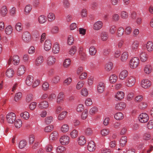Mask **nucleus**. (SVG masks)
Listing matches in <instances>:
<instances>
[{
	"label": "nucleus",
	"instance_id": "f257e3e1",
	"mask_svg": "<svg viewBox=\"0 0 153 153\" xmlns=\"http://www.w3.org/2000/svg\"><path fill=\"white\" fill-rule=\"evenodd\" d=\"M135 76L134 75H129L126 79L125 82V85L128 87H132L134 85L136 82Z\"/></svg>",
	"mask_w": 153,
	"mask_h": 153
},
{
	"label": "nucleus",
	"instance_id": "f03ea898",
	"mask_svg": "<svg viewBox=\"0 0 153 153\" xmlns=\"http://www.w3.org/2000/svg\"><path fill=\"white\" fill-rule=\"evenodd\" d=\"M129 63V67L131 69H135L139 65L140 60L138 58L134 57L130 59Z\"/></svg>",
	"mask_w": 153,
	"mask_h": 153
},
{
	"label": "nucleus",
	"instance_id": "7ed1b4c3",
	"mask_svg": "<svg viewBox=\"0 0 153 153\" xmlns=\"http://www.w3.org/2000/svg\"><path fill=\"white\" fill-rule=\"evenodd\" d=\"M20 61V59L19 56L17 55H15L13 56V57H11L10 58L8 61V64L10 65L12 62L14 65H17L19 64Z\"/></svg>",
	"mask_w": 153,
	"mask_h": 153
},
{
	"label": "nucleus",
	"instance_id": "20e7f679",
	"mask_svg": "<svg viewBox=\"0 0 153 153\" xmlns=\"http://www.w3.org/2000/svg\"><path fill=\"white\" fill-rule=\"evenodd\" d=\"M151 82L148 79H143L141 81V86L144 89L149 88L151 86Z\"/></svg>",
	"mask_w": 153,
	"mask_h": 153
},
{
	"label": "nucleus",
	"instance_id": "39448f33",
	"mask_svg": "<svg viewBox=\"0 0 153 153\" xmlns=\"http://www.w3.org/2000/svg\"><path fill=\"white\" fill-rule=\"evenodd\" d=\"M16 119V115L13 113H9L7 115L6 120L8 123H13Z\"/></svg>",
	"mask_w": 153,
	"mask_h": 153
},
{
	"label": "nucleus",
	"instance_id": "423d86ee",
	"mask_svg": "<svg viewBox=\"0 0 153 153\" xmlns=\"http://www.w3.org/2000/svg\"><path fill=\"white\" fill-rule=\"evenodd\" d=\"M70 139V138L67 135H64L60 137L59 141L62 145H65L69 144Z\"/></svg>",
	"mask_w": 153,
	"mask_h": 153
},
{
	"label": "nucleus",
	"instance_id": "0eeeda50",
	"mask_svg": "<svg viewBox=\"0 0 153 153\" xmlns=\"http://www.w3.org/2000/svg\"><path fill=\"white\" fill-rule=\"evenodd\" d=\"M138 119L141 123H146L148 120L149 117L146 113H142L139 115Z\"/></svg>",
	"mask_w": 153,
	"mask_h": 153
},
{
	"label": "nucleus",
	"instance_id": "6e6552de",
	"mask_svg": "<svg viewBox=\"0 0 153 153\" xmlns=\"http://www.w3.org/2000/svg\"><path fill=\"white\" fill-rule=\"evenodd\" d=\"M31 35L30 33L27 31L24 32L22 35V39L26 43H28L31 40Z\"/></svg>",
	"mask_w": 153,
	"mask_h": 153
},
{
	"label": "nucleus",
	"instance_id": "1a4fd4ad",
	"mask_svg": "<svg viewBox=\"0 0 153 153\" xmlns=\"http://www.w3.org/2000/svg\"><path fill=\"white\" fill-rule=\"evenodd\" d=\"M105 85L104 82H100L97 85V92L100 94L103 93L105 90Z\"/></svg>",
	"mask_w": 153,
	"mask_h": 153
},
{
	"label": "nucleus",
	"instance_id": "9d476101",
	"mask_svg": "<svg viewBox=\"0 0 153 153\" xmlns=\"http://www.w3.org/2000/svg\"><path fill=\"white\" fill-rule=\"evenodd\" d=\"M56 61L55 57L53 56H49L46 60L47 64L49 66H51L53 65Z\"/></svg>",
	"mask_w": 153,
	"mask_h": 153
},
{
	"label": "nucleus",
	"instance_id": "9b49d317",
	"mask_svg": "<svg viewBox=\"0 0 153 153\" xmlns=\"http://www.w3.org/2000/svg\"><path fill=\"white\" fill-rule=\"evenodd\" d=\"M49 106L48 102L46 101H43L40 102L38 105V107L41 109H47Z\"/></svg>",
	"mask_w": 153,
	"mask_h": 153
},
{
	"label": "nucleus",
	"instance_id": "f8f14e48",
	"mask_svg": "<svg viewBox=\"0 0 153 153\" xmlns=\"http://www.w3.org/2000/svg\"><path fill=\"white\" fill-rule=\"evenodd\" d=\"M26 69V68L24 65H20L17 71V75L19 76L22 75L25 73Z\"/></svg>",
	"mask_w": 153,
	"mask_h": 153
},
{
	"label": "nucleus",
	"instance_id": "ddd939ff",
	"mask_svg": "<svg viewBox=\"0 0 153 153\" xmlns=\"http://www.w3.org/2000/svg\"><path fill=\"white\" fill-rule=\"evenodd\" d=\"M103 25L102 22L101 21H98L94 23L93 25V29L95 30H98L102 28Z\"/></svg>",
	"mask_w": 153,
	"mask_h": 153
},
{
	"label": "nucleus",
	"instance_id": "4468645a",
	"mask_svg": "<svg viewBox=\"0 0 153 153\" xmlns=\"http://www.w3.org/2000/svg\"><path fill=\"white\" fill-rule=\"evenodd\" d=\"M153 71L152 65L149 64L145 65L144 68V72L146 74H149L151 73Z\"/></svg>",
	"mask_w": 153,
	"mask_h": 153
},
{
	"label": "nucleus",
	"instance_id": "2eb2a0df",
	"mask_svg": "<svg viewBox=\"0 0 153 153\" xmlns=\"http://www.w3.org/2000/svg\"><path fill=\"white\" fill-rule=\"evenodd\" d=\"M87 149L90 152H93L96 149V146L94 142L92 141L89 142L87 145Z\"/></svg>",
	"mask_w": 153,
	"mask_h": 153
},
{
	"label": "nucleus",
	"instance_id": "dca6fc26",
	"mask_svg": "<svg viewBox=\"0 0 153 153\" xmlns=\"http://www.w3.org/2000/svg\"><path fill=\"white\" fill-rule=\"evenodd\" d=\"M128 57V52L126 51H124L121 54L120 60L122 62H126L127 61Z\"/></svg>",
	"mask_w": 153,
	"mask_h": 153
},
{
	"label": "nucleus",
	"instance_id": "f3484780",
	"mask_svg": "<svg viewBox=\"0 0 153 153\" xmlns=\"http://www.w3.org/2000/svg\"><path fill=\"white\" fill-rule=\"evenodd\" d=\"M126 107V104L125 102H120L116 104L115 108L117 110H121L125 109Z\"/></svg>",
	"mask_w": 153,
	"mask_h": 153
},
{
	"label": "nucleus",
	"instance_id": "a211bd4d",
	"mask_svg": "<svg viewBox=\"0 0 153 153\" xmlns=\"http://www.w3.org/2000/svg\"><path fill=\"white\" fill-rule=\"evenodd\" d=\"M51 42L49 39H47L45 42L44 45V48L46 51H48L51 48Z\"/></svg>",
	"mask_w": 153,
	"mask_h": 153
},
{
	"label": "nucleus",
	"instance_id": "6ab92c4d",
	"mask_svg": "<svg viewBox=\"0 0 153 153\" xmlns=\"http://www.w3.org/2000/svg\"><path fill=\"white\" fill-rule=\"evenodd\" d=\"M43 61V57L41 56H39L35 60V64L36 66H39L42 64Z\"/></svg>",
	"mask_w": 153,
	"mask_h": 153
},
{
	"label": "nucleus",
	"instance_id": "aec40b11",
	"mask_svg": "<svg viewBox=\"0 0 153 153\" xmlns=\"http://www.w3.org/2000/svg\"><path fill=\"white\" fill-rule=\"evenodd\" d=\"M59 136V134L58 131H54L50 135L49 137L50 140H55L57 139Z\"/></svg>",
	"mask_w": 153,
	"mask_h": 153
},
{
	"label": "nucleus",
	"instance_id": "412c9836",
	"mask_svg": "<svg viewBox=\"0 0 153 153\" xmlns=\"http://www.w3.org/2000/svg\"><path fill=\"white\" fill-rule=\"evenodd\" d=\"M128 71L126 70H123L121 71L119 77L120 79H124L128 76Z\"/></svg>",
	"mask_w": 153,
	"mask_h": 153
},
{
	"label": "nucleus",
	"instance_id": "4be33fe9",
	"mask_svg": "<svg viewBox=\"0 0 153 153\" xmlns=\"http://www.w3.org/2000/svg\"><path fill=\"white\" fill-rule=\"evenodd\" d=\"M33 81V77L32 76L29 75L27 76L25 81L26 84L27 85L30 86L32 85Z\"/></svg>",
	"mask_w": 153,
	"mask_h": 153
},
{
	"label": "nucleus",
	"instance_id": "5701e85b",
	"mask_svg": "<svg viewBox=\"0 0 153 153\" xmlns=\"http://www.w3.org/2000/svg\"><path fill=\"white\" fill-rule=\"evenodd\" d=\"M113 67V63L111 62H109L105 64L104 67V69L106 71L109 72L111 70Z\"/></svg>",
	"mask_w": 153,
	"mask_h": 153
},
{
	"label": "nucleus",
	"instance_id": "b1692460",
	"mask_svg": "<svg viewBox=\"0 0 153 153\" xmlns=\"http://www.w3.org/2000/svg\"><path fill=\"white\" fill-rule=\"evenodd\" d=\"M64 94L63 92H61L59 93L57 99V102L59 103L63 102L64 101Z\"/></svg>",
	"mask_w": 153,
	"mask_h": 153
},
{
	"label": "nucleus",
	"instance_id": "393cba45",
	"mask_svg": "<svg viewBox=\"0 0 153 153\" xmlns=\"http://www.w3.org/2000/svg\"><path fill=\"white\" fill-rule=\"evenodd\" d=\"M139 46V42L137 41H134L131 45V50L133 51H136Z\"/></svg>",
	"mask_w": 153,
	"mask_h": 153
},
{
	"label": "nucleus",
	"instance_id": "a878e982",
	"mask_svg": "<svg viewBox=\"0 0 153 153\" xmlns=\"http://www.w3.org/2000/svg\"><path fill=\"white\" fill-rule=\"evenodd\" d=\"M124 93L122 91H118L117 92L115 96V98L119 100H121L124 98Z\"/></svg>",
	"mask_w": 153,
	"mask_h": 153
},
{
	"label": "nucleus",
	"instance_id": "bb28decb",
	"mask_svg": "<svg viewBox=\"0 0 153 153\" xmlns=\"http://www.w3.org/2000/svg\"><path fill=\"white\" fill-rule=\"evenodd\" d=\"M77 142L79 145L83 146L86 143V140L84 136H81L78 138Z\"/></svg>",
	"mask_w": 153,
	"mask_h": 153
},
{
	"label": "nucleus",
	"instance_id": "cd10ccee",
	"mask_svg": "<svg viewBox=\"0 0 153 153\" xmlns=\"http://www.w3.org/2000/svg\"><path fill=\"white\" fill-rule=\"evenodd\" d=\"M69 130V126L67 124H64L61 127L60 130L63 133H66Z\"/></svg>",
	"mask_w": 153,
	"mask_h": 153
},
{
	"label": "nucleus",
	"instance_id": "c85d7f7f",
	"mask_svg": "<svg viewBox=\"0 0 153 153\" xmlns=\"http://www.w3.org/2000/svg\"><path fill=\"white\" fill-rule=\"evenodd\" d=\"M146 47L147 50L149 52H151L153 51V43L152 41H148L146 44Z\"/></svg>",
	"mask_w": 153,
	"mask_h": 153
},
{
	"label": "nucleus",
	"instance_id": "c756f323",
	"mask_svg": "<svg viewBox=\"0 0 153 153\" xmlns=\"http://www.w3.org/2000/svg\"><path fill=\"white\" fill-rule=\"evenodd\" d=\"M8 12L6 7L5 6H2L0 10V14L2 16H5Z\"/></svg>",
	"mask_w": 153,
	"mask_h": 153
},
{
	"label": "nucleus",
	"instance_id": "7c9ffc66",
	"mask_svg": "<svg viewBox=\"0 0 153 153\" xmlns=\"http://www.w3.org/2000/svg\"><path fill=\"white\" fill-rule=\"evenodd\" d=\"M14 74V71L12 68H9L6 71V76L8 78L12 77Z\"/></svg>",
	"mask_w": 153,
	"mask_h": 153
},
{
	"label": "nucleus",
	"instance_id": "2f4dec72",
	"mask_svg": "<svg viewBox=\"0 0 153 153\" xmlns=\"http://www.w3.org/2000/svg\"><path fill=\"white\" fill-rule=\"evenodd\" d=\"M78 134V131L76 129H74L70 131L69 135L71 138L74 139L77 137Z\"/></svg>",
	"mask_w": 153,
	"mask_h": 153
},
{
	"label": "nucleus",
	"instance_id": "473e14b6",
	"mask_svg": "<svg viewBox=\"0 0 153 153\" xmlns=\"http://www.w3.org/2000/svg\"><path fill=\"white\" fill-rule=\"evenodd\" d=\"M16 30L18 32H21L23 30V27L22 23L20 22H17L15 25Z\"/></svg>",
	"mask_w": 153,
	"mask_h": 153
},
{
	"label": "nucleus",
	"instance_id": "72a5a7b5",
	"mask_svg": "<svg viewBox=\"0 0 153 153\" xmlns=\"http://www.w3.org/2000/svg\"><path fill=\"white\" fill-rule=\"evenodd\" d=\"M140 59L141 61L145 62L147 60L148 57L147 54L144 52H142L140 55Z\"/></svg>",
	"mask_w": 153,
	"mask_h": 153
},
{
	"label": "nucleus",
	"instance_id": "f704fd0d",
	"mask_svg": "<svg viewBox=\"0 0 153 153\" xmlns=\"http://www.w3.org/2000/svg\"><path fill=\"white\" fill-rule=\"evenodd\" d=\"M59 46L57 43H55L52 48V51L55 54H56L59 52Z\"/></svg>",
	"mask_w": 153,
	"mask_h": 153
},
{
	"label": "nucleus",
	"instance_id": "c9c22d12",
	"mask_svg": "<svg viewBox=\"0 0 153 153\" xmlns=\"http://www.w3.org/2000/svg\"><path fill=\"white\" fill-rule=\"evenodd\" d=\"M123 114L121 112H117L114 115V118L117 120H120L123 118Z\"/></svg>",
	"mask_w": 153,
	"mask_h": 153
},
{
	"label": "nucleus",
	"instance_id": "e433bc0d",
	"mask_svg": "<svg viewBox=\"0 0 153 153\" xmlns=\"http://www.w3.org/2000/svg\"><path fill=\"white\" fill-rule=\"evenodd\" d=\"M13 28L11 25H8L5 27V32L6 34L8 35L10 34L13 32Z\"/></svg>",
	"mask_w": 153,
	"mask_h": 153
},
{
	"label": "nucleus",
	"instance_id": "4c0bfd02",
	"mask_svg": "<svg viewBox=\"0 0 153 153\" xmlns=\"http://www.w3.org/2000/svg\"><path fill=\"white\" fill-rule=\"evenodd\" d=\"M127 142V137L125 136H123L121 137L120 140V144L122 147L124 146L126 144Z\"/></svg>",
	"mask_w": 153,
	"mask_h": 153
},
{
	"label": "nucleus",
	"instance_id": "58836bf2",
	"mask_svg": "<svg viewBox=\"0 0 153 153\" xmlns=\"http://www.w3.org/2000/svg\"><path fill=\"white\" fill-rule=\"evenodd\" d=\"M57 153H63L66 151L65 148L62 146H58L56 149Z\"/></svg>",
	"mask_w": 153,
	"mask_h": 153
},
{
	"label": "nucleus",
	"instance_id": "ea45409f",
	"mask_svg": "<svg viewBox=\"0 0 153 153\" xmlns=\"http://www.w3.org/2000/svg\"><path fill=\"white\" fill-rule=\"evenodd\" d=\"M98 111V108L96 107H93L89 111V114L91 115H94L96 114Z\"/></svg>",
	"mask_w": 153,
	"mask_h": 153
},
{
	"label": "nucleus",
	"instance_id": "a19ab883",
	"mask_svg": "<svg viewBox=\"0 0 153 153\" xmlns=\"http://www.w3.org/2000/svg\"><path fill=\"white\" fill-rule=\"evenodd\" d=\"M77 50V48L73 46L69 50L68 53L71 55L73 56L76 53Z\"/></svg>",
	"mask_w": 153,
	"mask_h": 153
},
{
	"label": "nucleus",
	"instance_id": "79ce46f5",
	"mask_svg": "<svg viewBox=\"0 0 153 153\" xmlns=\"http://www.w3.org/2000/svg\"><path fill=\"white\" fill-rule=\"evenodd\" d=\"M117 30L116 26L114 25L110 26L109 28V32L110 34L112 35L114 34Z\"/></svg>",
	"mask_w": 153,
	"mask_h": 153
},
{
	"label": "nucleus",
	"instance_id": "37998d69",
	"mask_svg": "<svg viewBox=\"0 0 153 153\" xmlns=\"http://www.w3.org/2000/svg\"><path fill=\"white\" fill-rule=\"evenodd\" d=\"M124 30L123 27H119L117 29V35L118 37L122 36L124 34Z\"/></svg>",
	"mask_w": 153,
	"mask_h": 153
},
{
	"label": "nucleus",
	"instance_id": "c03bdc74",
	"mask_svg": "<svg viewBox=\"0 0 153 153\" xmlns=\"http://www.w3.org/2000/svg\"><path fill=\"white\" fill-rule=\"evenodd\" d=\"M108 34L105 32H102L100 35V38L101 40L103 41H106L108 38Z\"/></svg>",
	"mask_w": 153,
	"mask_h": 153
},
{
	"label": "nucleus",
	"instance_id": "a18cd8bd",
	"mask_svg": "<svg viewBox=\"0 0 153 153\" xmlns=\"http://www.w3.org/2000/svg\"><path fill=\"white\" fill-rule=\"evenodd\" d=\"M60 77L58 76H56L53 77L51 82L54 84H57L60 82Z\"/></svg>",
	"mask_w": 153,
	"mask_h": 153
},
{
	"label": "nucleus",
	"instance_id": "49530a36",
	"mask_svg": "<svg viewBox=\"0 0 153 153\" xmlns=\"http://www.w3.org/2000/svg\"><path fill=\"white\" fill-rule=\"evenodd\" d=\"M71 60L69 59H66L64 61L63 63V66L64 68H67L70 65Z\"/></svg>",
	"mask_w": 153,
	"mask_h": 153
},
{
	"label": "nucleus",
	"instance_id": "de8ad7c7",
	"mask_svg": "<svg viewBox=\"0 0 153 153\" xmlns=\"http://www.w3.org/2000/svg\"><path fill=\"white\" fill-rule=\"evenodd\" d=\"M67 113V112L66 111H64L62 112L59 115L58 119L59 120H61L65 118Z\"/></svg>",
	"mask_w": 153,
	"mask_h": 153
},
{
	"label": "nucleus",
	"instance_id": "09e8293b",
	"mask_svg": "<svg viewBox=\"0 0 153 153\" xmlns=\"http://www.w3.org/2000/svg\"><path fill=\"white\" fill-rule=\"evenodd\" d=\"M96 53L97 50L94 46H91L89 48V53L91 55H94Z\"/></svg>",
	"mask_w": 153,
	"mask_h": 153
},
{
	"label": "nucleus",
	"instance_id": "8fccbe9b",
	"mask_svg": "<svg viewBox=\"0 0 153 153\" xmlns=\"http://www.w3.org/2000/svg\"><path fill=\"white\" fill-rule=\"evenodd\" d=\"M85 84V82L83 80H80L77 84L76 85V88L77 90H79L82 88Z\"/></svg>",
	"mask_w": 153,
	"mask_h": 153
},
{
	"label": "nucleus",
	"instance_id": "3c124183",
	"mask_svg": "<svg viewBox=\"0 0 153 153\" xmlns=\"http://www.w3.org/2000/svg\"><path fill=\"white\" fill-rule=\"evenodd\" d=\"M27 144L26 141L25 140H21L19 144V147L20 149H22L25 148Z\"/></svg>",
	"mask_w": 153,
	"mask_h": 153
},
{
	"label": "nucleus",
	"instance_id": "603ef678",
	"mask_svg": "<svg viewBox=\"0 0 153 153\" xmlns=\"http://www.w3.org/2000/svg\"><path fill=\"white\" fill-rule=\"evenodd\" d=\"M88 115V111L87 109H85L83 111L81 115V118L82 120L86 119Z\"/></svg>",
	"mask_w": 153,
	"mask_h": 153
},
{
	"label": "nucleus",
	"instance_id": "864d4df0",
	"mask_svg": "<svg viewBox=\"0 0 153 153\" xmlns=\"http://www.w3.org/2000/svg\"><path fill=\"white\" fill-rule=\"evenodd\" d=\"M117 76L115 74H112L110 77L109 80L111 83L115 82L117 80Z\"/></svg>",
	"mask_w": 153,
	"mask_h": 153
},
{
	"label": "nucleus",
	"instance_id": "5fc2aeb1",
	"mask_svg": "<svg viewBox=\"0 0 153 153\" xmlns=\"http://www.w3.org/2000/svg\"><path fill=\"white\" fill-rule=\"evenodd\" d=\"M38 21L40 23L43 24L46 21V18L44 15H41L39 17Z\"/></svg>",
	"mask_w": 153,
	"mask_h": 153
},
{
	"label": "nucleus",
	"instance_id": "6e6d98bb",
	"mask_svg": "<svg viewBox=\"0 0 153 153\" xmlns=\"http://www.w3.org/2000/svg\"><path fill=\"white\" fill-rule=\"evenodd\" d=\"M72 82V78L70 77H69L65 79L63 81V84L65 85L68 86L71 84Z\"/></svg>",
	"mask_w": 153,
	"mask_h": 153
},
{
	"label": "nucleus",
	"instance_id": "4d7b16f0",
	"mask_svg": "<svg viewBox=\"0 0 153 153\" xmlns=\"http://www.w3.org/2000/svg\"><path fill=\"white\" fill-rule=\"evenodd\" d=\"M33 99V95L32 94H28L26 97V101L27 102H29L32 101Z\"/></svg>",
	"mask_w": 153,
	"mask_h": 153
},
{
	"label": "nucleus",
	"instance_id": "13d9d810",
	"mask_svg": "<svg viewBox=\"0 0 153 153\" xmlns=\"http://www.w3.org/2000/svg\"><path fill=\"white\" fill-rule=\"evenodd\" d=\"M22 97V94L21 92L17 93L15 95L14 98V100L16 102L20 100Z\"/></svg>",
	"mask_w": 153,
	"mask_h": 153
},
{
	"label": "nucleus",
	"instance_id": "bf43d9fd",
	"mask_svg": "<svg viewBox=\"0 0 153 153\" xmlns=\"http://www.w3.org/2000/svg\"><path fill=\"white\" fill-rule=\"evenodd\" d=\"M80 93L83 96L86 97L88 95V91L86 88H84L81 89Z\"/></svg>",
	"mask_w": 153,
	"mask_h": 153
},
{
	"label": "nucleus",
	"instance_id": "052dcab7",
	"mask_svg": "<svg viewBox=\"0 0 153 153\" xmlns=\"http://www.w3.org/2000/svg\"><path fill=\"white\" fill-rule=\"evenodd\" d=\"M22 122L20 119L16 120L15 122V125L16 128H20L22 125Z\"/></svg>",
	"mask_w": 153,
	"mask_h": 153
},
{
	"label": "nucleus",
	"instance_id": "680f3d73",
	"mask_svg": "<svg viewBox=\"0 0 153 153\" xmlns=\"http://www.w3.org/2000/svg\"><path fill=\"white\" fill-rule=\"evenodd\" d=\"M20 116L21 117L26 120L28 119L30 117L29 113L27 111L22 113L20 114Z\"/></svg>",
	"mask_w": 153,
	"mask_h": 153
},
{
	"label": "nucleus",
	"instance_id": "e2e57ef3",
	"mask_svg": "<svg viewBox=\"0 0 153 153\" xmlns=\"http://www.w3.org/2000/svg\"><path fill=\"white\" fill-rule=\"evenodd\" d=\"M128 13L125 11H123L121 12L120 16L121 18L124 19H127L128 17Z\"/></svg>",
	"mask_w": 153,
	"mask_h": 153
},
{
	"label": "nucleus",
	"instance_id": "0e129e2a",
	"mask_svg": "<svg viewBox=\"0 0 153 153\" xmlns=\"http://www.w3.org/2000/svg\"><path fill=\"white\" fill-rule=\"evenodd\" d=\"M74 39L73 36H69L68 39V45H72L74 42Z\"/></svg>",
	"mask_w": 153,
	"mask_h": 153
},
{
	"label": "nucleus",
	"instance_id": "69168bd1",
	"mask_svg": "<svg viewBox=\"0 0 153 153\" xmlns=\"http://www.w3.org/2000/svg\"><path fill=\"white\" fill-rule=\"evenodd\" d=\"M84 106L82 104H79L77 106L76 110L78 112H81L84 110Z\"/></svg>",
	"mask_w": 153,
	"mask_h": 153
},
{
	"label": "nucleus",
	"instance_id": "338daca9",
	"mask_svg": "<svg viewBox=\"0 0 153 153\" xmlns=\"http://www.w3.org/2000/svg\"><path fill=\"white\" fill-rule=\"evenodd\" d=\"M132 29L130 26H126L125 29V33L126 35H130L132 32Z\"/></svg>",
	"mask_w": 153,
	"mask_h": 153
},
{
	"label": "nucleus",
	"instance_id": "774afa93",
	"mask_svg": "<svg viewBox=\"0 0 153 153\" xmlns=\"http://www.w3.org/2000/svg\"><path fill=\"white\" fill-rule=\"evenodd\" d=\"M48 19L49 21H52L55 18L54 14L52 13H49L48 15Z\"/></svg>",
	"mask_w": 153,
	"mask_h": 153
}]
</instances>
